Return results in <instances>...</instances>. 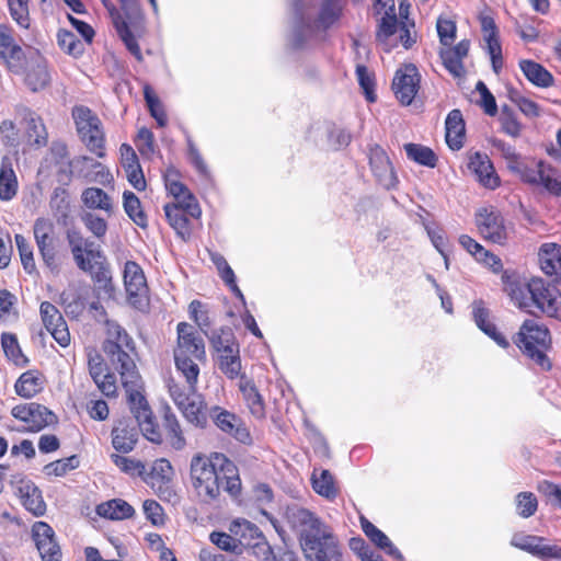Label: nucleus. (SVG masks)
I'll use <instances>...</instances> for the list:
<instances>
[{"label": "nucleus", "instance_id": "f257e3e1", "mask_svg": "<svg viewBox=\"0 0 561 561\" xmlns=\"http://www.w3.org/2000/svg\"><path fill=\"white\" fill-rule=\"evenodd\" d=\"M103 351L111 365L121 375L130 412L136 419L142 435L151 443L160 444L162 435L150 405L142 394V380L130 355L135 353L134 340L118 323L107 321Z\"/></svg>", "mask_w": 561, "mask_h": 561}, {"label": "nucleus", "instance_id": "f03ea898", "mask_svg": "<svg viewBox=\"0 0 561 561\" xmlns=\"http://www.w3.org/2000/svg\"><path fill=\"white\" fill-rule=\"evenodd\" d=\"M190 476L192 488L202 503L218 502L222 492L231 499H237L241 493L239 470L224 454L193 456Z\"/></svg>", "mask_w": 561, "mask_h": 561}, {"label": "nucleus", "instance_id": "7ed1b4c3", "mask_svg": "<svg viewBox=\"0 0 561 561\" xmlns=\"http://www.w3.org/2000/svg\"><path fill=\"white\" fill-rule=\"evenodd\" d=\"M286 519L298 535L308 561H342L337 540L331 529L313 512L298 505L288 506Z\"/></svg>", "mask_w": 561, "mask_h": 561}, {"label": "nucleus", "instance_id": "20e7f679", "mask_svg": "<svg viewBox=\"0 0 561 561\" xmlns=\"http://www.w3.org/2000/svg\"><path fill=\"white\" fill-rule=\"evenodd\" d=\"M346 0H290L293 31L290 45L302 48L318 33L335 26L343 15Z\"/></svg>", "mask_w": 561, "mask_h": 561}, {"label": "nucleus", "instance_id": "39448f33", "mask_svg": "<svg viewBox=\"0 0 561 561\" xmlns=\"http://www.w3.org/2000/svg\"><path fill=\"white\" fill-rule=\"evenodd\" d=\"M501 279L504 291L519 309L535 313L533 308H536L548 317L561 319V293L554 286L539 277L523 283L508 271L502 273Z\"/></svg>", "mask_w": 561, "mask_h": 561}, {"label": "nucleus", "instance_id": "423d86ee", "mask_svg": "<svg viewBox=\"0 0 561 561\" xmlns=\"http://www.w3.org/2000/svg\"><path fill=\"white\" fill-rule=\"evenodd\" d=\"M514 342L525 355L542 369L548 370L551 367L545 354V348L550 344V333L547 327L535 319L525 320Z\"/></svg>", "mask_w": 561, "mask_h": 561}, {"label": "nucleus", "instance_id": "0eeeda50", "mask_svg": "<svg viewBox=\"0 0 561 561\" xmlns=\"http://www.w3.org/2000/svg\"><path fill=\"white\" fill-rule=\"evenodd\" d=\"M72 116L77 131L87 148L98 157H104V134L99 117L85 106H76Z\"/></svg>", "mask_w": 561, "mask_h": 561}, {"label": "nucleus", "instance_id": "6e6552de", "mask_svg": "<svg viewBox=\"0 0 561 561\" xmlns=\"http://www.w3.org/2000/svg\"><path fill=\"white\" fill-rule=\"evenodd\" d=\"M36 50L30 46L25 49L22 48L15 43L12 30L4 24H0V58L11 72L21 75L27 66L31 51Z\"/></svg>", "mask_w": 561, "mask_h": 561}, {"label": "nucleus", "instance_id": "1a4fd4ad", "mask_svg": "<svg viewBox=\"0 0 561 561\" xmlns=\"http://www.w3.org/2000/svg\"><path fill=\"white\" fill-rule=\"evenodd\" d=\"M33 232L44 264L51 273H59L60 264L54 238V224L48 218L39 217L34 222Z\"/></svg>", "mask_w": 561, "mask_h": 561}, {"label": "nucleus", "instance_id": "9d476101", "mask_svg": "<svg viewBox=\"0 0 561 561\" xmlns=\"http://www.w3.org/2000/svg\"><path fill=\"white\" fill-rule=\"evenodd\" d=\"M476 225L480 234L488 241L503 244L508 237L504 218L495 208H482L476 215Z\"/></svg>", "mask_w": 561, "mask_h": 561}, {"label": "nucleus", "instance_id": "9b49d317", "mask_svg": "<svg viewBox=\"0 0 561 561\" xmlns=\"http://www.w3.org/2000/svg\"><path fill=\"white\" fill-rule=\"evenodd\" d=\"M420 87V73L413 64H408L396 71L392 90L403 105H410Z\"/></svg>", "mask_w": 561, "mask_h": 561}, {"label": "nucleus", "instance_id": "f8f14e48", "mask_svg": "<svg viewBox=\"0 0 561 561\" xmlns=\"http://www.w3.org/2000/svg\"><path fill=\"white\" fill-rule=\"evenodd\" d=\"M519 175L524 182L542 185L548 192L561 196V180L556 170L542 161L538 162L535 168L524 165Z\"/></svg>", "mask_w": 561, "mask_h": 561}, {"label": "nucleus", "instance_id": "ddd939ff", "mask_svg": "<svg viewBox=\"0 0 561 561\" xmlns=\"http://www.w3.org/2000/svg\"><path fill=\"white\" fill-rule=\"evenodd\" d=\"M32 537L43 561H61V550L55 538L54 529L44 522L32 527Z\"/></svg>", "mask_w": 561, "mask_h": 561}, {"label": "nucleus", "instance_id": "4468645a", "mask_svg": "<svg viewBox=\"0 0 561 561\" xmlns=\"http://www.w3.org/2000/svg\"><path fill=\"white\" fill-rule=\"evenodd\" d=\"M210 417L220 431L229 434L238 442L242 444L251 442L250 433L243 421L234 413H231L220 407H214L210 410Z\"/></svg>", "mask_w": 561, "mask_h": 561}, {"label": "nucleus", "instance_id": "2eb2a0df", "mask_svg": "<svg viewBox=\"0 0 561 561\" xmlns=\"http://www.w3.org/2000/svg\"><path fill=\"white\" fill-rule=\"evenodd\" d=\"M370 169L378 183L386 190L396 187L398 178L386 151L378 145L369 149Z\"/></svg>", "mask_w": 561, "mask_h": 561}, {"label": "nucleus", "instance_id": "dca6fc26", "mask_svg": "<svg viewBox=\"0 0 561 561\" xmlns=\"http://www.w3.org/2000/svg\"><path fill=\"white\" fill-rule=\"evenodd\" d=\"M21 75H24V82L33 92L45 89L50 82L47 61L38 50L31 51L27 66Z\"/></svg>", "mask_w": 561, "mask_h": 561}, {"label": "nucleus", "instance_id": "f3484780", "mask_svg": "<svg viewBox=\"0 0 561 561\" xmlns=\"http://www.w3.org/2000/svg\"><path fill=\"white\" fill-rule=\"evenodd\" d=\"M66 239L78 268H84L89 259L102 257V251L94 248L92 240L83 238L79 230L68 229Z\"/></svg>", "mask_w": 561, "mask_h": 561}, {"label": "nucleus", "instance_id": "a211bd4d", "mask_svg": "<svg viewBox=\"0 0 561 561\" xmlns=\"http://www.w3.org/2000/svg\"><path fill=\"white\" fill-rule=\"evenodd\" d=\"M82 272L88 273L95 288L107 296H112L114 287L112 283V273L110 264L106 261L105 255L102 253V257L89 259L88 264L84 268H80Z\"/></svg>", "mask_w": 561, "mask_h": 561}, {"label": "nucleus", "instance_id": "6ab92c4d", "mask_svg": "<svg viewBox=\"0 0 561 561\" xmlns=\"http://www.w3.org/2000/svg\"><path fill=\"white\" fill-rule=\"evenodd\" d=\"M469 49V39H462L454 47L446 46V48L440 49L439 56L443 65L455 78L465 76L466 70L462 59L468 56Z\"/></svg>", "mask_w": 561, "mask_h": 561}, {"label": "nucleus", "instance_id": "aec40b11", "mask_svg": "<svg viewBox=\"0 0 561 561\" xmlns=\"http://www.w3.org/2000/svg\"><path fill=\"white\" fill-rule=\"evenodd\" d=\"M512 545L539 558H560L561 548L545 543V539L538 536L516 535Z\"/></svg>", "mask_w": 561, "mask_h": 561}, {"label": "nucleus", "instance_id": "412c9836", "mask_svg": "<svg viewBox=\"0 0 561 561\" xmlns=\"http://www.w3.org/2000/svg\"><path fill=\"white\" fill-rule=\"evenodd\" d=\"M178 344L179 347L175 353L192 355L197 359L205 356L204 341L195 334L193 327L186 322L178 324Z\"/></svg>", "mask_w": 561, "mask_h": 561}, {"label": "nucleus", "instance_id": "4be33fe9", "mask_svg": "<svg viewBox=\"0 0 561 561\" xmlns=\"http://www.w3.org/2000/svg\"><path fill=\"white\" fill-rule=\"evenodd\" d=\"M468 168L474 173L477 180L484 187L494 190L499 186L500 179L486 154L474 152L469 159Z\"/></svg>", "mask_w": 561, "mask_h": 561}, {"label": "nucleus", "instance_id": "5701e85b", "mask_svg": "<svg viewBox=\"0 0 561 561\" xmlns=\"http://www.w3.org/2000/svg\"><path fill=\"white\" fill-rule=\"evenodd\" d=\"M18 495L23 506L35 516H42L46 512L42 492L33 482L21 481L18 485Z\"/></svg>", "mask_w": 561, "mask_h": 561}, {"label": "nucleus", "instance_id": "b1692460", "mask_svg": "<svg viewBox=\"0 0 561 561\" xmlns=\"http://www.w3.org/2000/svg\"><path fill=\"white\" fill-rule=\"evenodd\" d=\"M239 390L249 408L251 414L256 419H262L265 415V404L263 397L259 392L254 381L248 376H241L239 380Z\"/></svg>", "mask_w": 561, "mask_h": 561}, {"label": "nucleus", "instance_id": "393cba45", "mask_svg": "<svg viewBox=\"0 0 561 561\" xmlns=\"http://www.w3.org/2000/svg\"><path fill=\"white\" fill-rule=\"evenodd\" d=\"M138 437V427L129 425L124 421H121L112 430V445L117 451L123 454H128L135 448Z\"/></svg>", "mask_w": 561, "mask_h": 561}, {"label": "nucleus", "instance_id": "a878e982", "mask_svg": "<svg viewBox=\"0 0 561 561\" xmlns=\"http://www.w3.org/2000/svg\"><path fill=\"white\" fill-rule=\"evenodd\" d=\"M124 284L129 298L147 293V280L142 268L134 261H127L124 266Z\"/></svg>", "mask_w": 561, "mask_h": 561}, {"label": "nucleus", "instance_id": "bb28decb", "mask_svg": "<svg viewBox=\"0 0 561 561\" xmlns=\"http://www.w3.org/2000/svg\"><path fill=\"white\" fill-rule=\"evenodd\" d=\"M399 21L397 13L389 15L385 13V16L377 19L376 30V42L383 51L389 53L393 47L397 46V41H392L391 37L398 32Z\"/></svg>", "mask_w": 561, "mask_h": 561}, {"label": "nucleus", "instance_id": "cd10ccee", "mask_svg": "<svg viewBox=\"0 0 561 561\" xmlns=\"http://www.w3.org/2000/svg\"><path fill=\"white\" fill-rule=\"evenodd\" d=\"M538 255L542 272L547 275H554L557 280H561V245L543 243Z\"/></svg>", "mask_w": 561, "mask_h": 561}, {"label": "nucleus", "instance_id": "c85d7f7f", "mask_svg": "<svg viewBox=\"0 0 561 561\" xmlns=\"http://www.w3.org/2000/svg\"><path fill=\"white\" fill-rule=\"evenodd\" d=\"M49 208L59 226L67 227L71 219V205L69 194L66 188L55 187L49 199Z\"/></svg>", "mask_w": 561, "mask_h": 561}, {"label": "nucleus", "instance_id": "c756f323", "mask_svg": "<svg viewBox=\"0 0 561 561\" xmlns=\"http://www.w3.org/2000/svg\"><path fill=\"white\" fill-rule=\"evenodd\" d=\"M446 142L451 150H459L463 146L465 122L459 110H453L445 121Z\"/></svg>", "mask_w": 561, "mask_h": 561}, {"label": "nucleus", "instance_id": "7c9ffc66", "mask_svg": "<svg viewBox=\"0 0 561 561\" xmlns=\"http://www.w3.org/2000/svg\"><path fill=\"white\" fill-rule=\"evenodd\" d=\"M360 525L364 534L374 545H376L379 549H382L393 559L403 561V556L386 534H383L379 528H377L373 523L364 517L360 518Z\"/></svg>", "mask_w": 561, "mask_h": 561}, {"label": "nucleus", "instance_id": "2f4dec72", "mask_svg": "<svg viewBox=\"0 0 561 561\" xmlns=\"http://www.w3.org/2000/svg\"><path fill=\"white\" fill-rule=\"evenodd\" d=\"M473 320L477 327L490 336L497 345L507 347V340L496 331V327L489 321V310L483 307L482 301H474L472 305Z\"/></svg>", "mask_w": 561, "mask_h": 561}, {"label": "nucleus", "instance_id": "473e14b6", "mask_svg": "<svg viewBox=\"0 0 561 561\" xmlns=\"http://www.w3.org/2000/svg\"><path fill=\"white\" fill-rule=\"evenodd\" d=\"M19 113L26 123V135L30 141L37 146H45L47 142V131L42 118L27 107H21Z\"/></svg>", "mask_w": 561, "mask_h": 561}, {"label": "nucleus", "instance_id": "72a5a7b5", "mask_svg": "<svg viewBox=\"0 0 561 561\" xmlns=\"http://www.w3.org/2000/svg\"><path fill=\"white\" fill-rule=\"evenodd\" d=\"M18 179L9 157H3L0 167V199L11 201L18 193Z\"/></svg>", "mask_w": 561, "mask_h": 561}, {"label": "nucleus", "instance_id": "f704fd0d", "mask_svg": "<svg viewBox=\"0 0 561 561\" xmlns=\"http://www.w3.org/2000/svg\"><path fill=\"white\" fill-rule=\"evenodd\" d=\"M96 514L103 518L122 520L135 514L134 507L122 499H113L96 506Z\"/></svg>", "mask_w": 561, "mask_h": 561}, {"label": "nucleus", "instance_id": "c9c22d12", "mask_svg": "<svg viewBox=\"0 0 561 561\" xmlns=\"http://www.w3.org/2000/svg\"><path fill=\"white\" fill-rule=\"evenodd\" d=\"M216 365L218 369L228 378V379H241V376H245L242 374V364L240 357V348L232 350L231 353H219L216 354Z\"/></svg>", "mask_w": 561, "mask_h": 561}, {"label": "nucleus", "instance_id": "e433bc0d", "mask_svg": "<svg viewBox=\"0 0 561 561\" xmlns=\"http://www.w3.org/2000/svg\"><path fill=\"white\" fill-rule=\"evenodd\" d=\"M83 205L89 209H100L108 216L113 214L112 199L106 192L99 187H88L81 194Z\"/></svg>", "mask_w": 561, "mask_h": 561}, {"label": "nucleus", "instance_id": "4c0bfd02", "mask_svg": "<svg viewBox=\"0 0 561 561\" xmlns=\"http://www.w3.org/2000/svg\"><path fill=\"white\" fill-rule=\"evenodd\" d=\"M519 68L525 77L535 85L547 88L553 82L552 75L540 64L533 60H520Z\"/></svg>", "mask_w": 561, "mask_h": 561}, {"label": "nucleus", "instance_id": "58836bf2", "mask_svg": "<svg viewBox=\"0 0 561 561\" xmlns=\"http://www.w3.org/2000/svg\"><path fill=\"white\" fill-rule=\"evenodd\" d=\"M179 410L182 412L186 421L192 425L199 428L206 427L208 420L207 414L204 411V401L201 399V397L195 396L191 398L183 405H181Z\"/></svg>", "mask_w": 561, "mask_h": 561}, {"label": "nucleus", "instance_id": "ea45409f", "mask_svg": "<svg viewBox=\"0 0 561 561\" xmlns=\"http://www.w3.org/2000/svg\"><path fill=\"white\" fill-rule=\"evenodd\" d=\"M210 346L216 354L231 353L232 350L240 348V345L234 336L233 331L228 327H222L214 330L210 335H207Z\"/></svg>", "mask_w": 561, "mask_h": 561}, {"label": "nucleus", "instance_id": "a19ab883", "mask_svg": "<svg viewBox=\"0 0 561 561\" xmlns=\"http://www.w3.org/2000/svg\"><path fill=\"white\" fill-rule=\"evenodd\" d=\"M113 24L115 26V30L119 36V38L125 44L126 48L129 50V53L135 56V58L139 61L142 60V55L140 47L137 43L136 37L131 33L127 22L123 19L121 13L118 11H114L113 13Z\"/></svg>", "mask_w": 561, "mask_h": 561}, {"label": "nucleus", "instance_id": "79ce46f5", "mask_svg": "<svg viewBox=\"0 0 561 561\" xmlns=\"http://www.w3.org/2000/svg\"><path fill=\"white\" fill-rule=\"evenodd\" d=\"M164 214L170 226L175 232L183 239L186 240L191 237L190 220L186 217V213L180 206H173L165 204Z\"/></svg>", "mask_w": 561, "mask_h": 561}, {"label": "nucleus", "instance_id": "37998d69", "mask_svg": "<svg viewBox=\"0 0 561 561\" xmlns=\"http://www.w3.org/2000/svg\"><path fill=\"white\" fill-rule=\"evenodd\" d=\"M14 388L20 397L30 399L36 396L42 390L43 386L38 373L27 370L20 376Z\"/></svg>", "mask_w": 561, "mask_h": 561}, {"label": "nucleus", "instance_id": "c03bdc74", "mask_svg": "<svg viewBox=\"0 0 561 561\" xmlns=\"http://www.w3.org/2000/svg\"><path fill=\"white\" fill-rule=\"evenodd\" d=\"M123 207L126 215L140 228H146L148 225L147 216L145 215L140 199L130 191L123 193Z\"/></svg>", "mask_w": 561, "mask_h": 561}, {"label": "nucleus", "instance_id": "a18cd8bd", "mask_svg": "<svg viewBox=\"0 0 561 561\" xmlns=\"http://www.w3.org/2000/svg\"><path fill=\"white\" fill-rule=\"evenodd\" d=\"M312 488L316 493L327 499H334L337 491L334 485V478L329 470L322 469L318 474L314 469L311 477Z\"/></svg>", "mask_w": 561, "mask_h": 561}, {"label": "nucleus", "instance_id": "49530a36", "mask_svg": "<svg viewBox=\"0 0 561 561\" xmlns=\"http://www.w3.org/2000/svg\"><path fill=\"white\" fill-rule=\"evenodd\" d=\"M57 422V416L46 407L32 402V412L30 415L28 428L32 432H38L44 427Z\"/></svg>", "mask_w": 561, "mask_h": 561}, {"label": "nucleus", "instance_id": "de8ad7c7", "mask_svg": "<svg viewBox=\"0 0 561 561\" xmlns=\"http://www.w3.org/2000/svg\"><path fill=\"white\" fill-rule=\"evenodd\" d=\"M89 161H92V158L82 156L72 160H68L64 163H59L60 167L56 173L57 181L64 185L69 184L73 172H77V174L80 176L82 170L87 168Z\"/></svg>", "mask_w": 561, "mask_h": 561}, {"label": "nucleus", "instance_id": "09e8293b", "mask_svg": "<svg viewBox=\"0 0 561 561\" xmlns=\"http://www.w3.org/2000/svg\"><path fill=\"white\" fill-rule=\"evenodd\" d=\"M174 359L176 368L186 379L190 391L195 392L199 375L198 365L194 363L193 359L187 355H181V353H174Z\"/></svg>", "mask_w": 561, "mask_h": 561}, {"label": "nucleus", "instance_id": "8fccbe9b", "mask_svg": "<svg viewBox=\"0 0 561 561\" xmlns=\"http://www.w3.org/2000/svg\"><path fill=\"white\" fill-rule=\"evenodd\" d=\"M164 428L167 431L171 446L176 450L183 449L186 445V440L183 436L179 420L176 419L175 414L170 411V409H168L164 413Z\"/></svg>", "mask_w": 561, "mask_h": 561}, {"label": "nucleus", "instance_id": "3c124183", "mask_svg": "<svg viewBox=\"0 0 561 561\" xmlns=\"http://www.w3.org/2000/svg\"><path fill=\"white\" fill-rule=\"evenodd\" d=\"M404 150L410 160L421 165L428 168H434L436 165L437 157L428 147L417 144H405Z\"/></svg>", "mask_w": 561, "mask_h": 561}, {"label": "nucleus", "instance_id": "603ef678", "mask_svg": "<svg viewBox=\"0 0 561 561\" xmlns=\"http://www.w3.org/2000/svg\"><path fill=\"white\" fill-rule=\"evenodd\" d=\"M1 345L5 356L18 366H26L27 357L22 353L18 339L14 334L3 333L1 335Z\"/></svg>", "mask_w": 561, "mask_h": 561}, {"label": "nucleus", "instance_id": "864d4df0", "mask_svg": "<svg viewBox=\"0 0 561 561\" xmlns=\"http://www.w3.org/2000/svg\"><path fill=\"white\" fill-rule=\"evenodd\" d=\"M173 469L169 460L161 458L153 462L151 471L146 473L144 480L154 486L157 482L164 483L171 480Z\"/></svg>", "mask_w": 561, "mask_h": 561}, {"label": "nucleus", "instance_id": "5fc2aeb1", "mask_svg": "<svg viewBox=\"0 0 561 561\" xmlns=\"http://www.w3.org/2000/svg\"><path fill=\"white\" fill-rule=\"evenodd\" d=\"M57 43L59 47L73 57H79L83 53V44L78 39L77 35L67 30H60L57 34Z\"/></svg>", "mask_w": 561, "mask_h": 561}, {"label": "nucleus", "instance_id": "6e6d98bb", "mask_svg": "<svg viewBox=\"0 0 561 561\" xmlns=\"http://www.w3.org/2000/svg\"><path fill=\"white\" fill-rule=\"evenodd\" d=\"M8 7L12 20L27 30L31 25L28 0H8Z\"/></svg>", "mask_w": 561, "mask_h": 561}, {"label": "nucleus", "instance_id": "4d7b16f0", "mask_svg": "<svg viewBox=\"0 0 561 561\" xmlns=\"http://www.w3.org/2000/svg\"><path fill=\"white\" fill-rule=\"evenodd\" d=\"M15 243L21 257V263L26 273L32 274L36 271V264L33 255V248L22 236L15 234Z\"/></svg>", "mask_w": 561, "mask_h": 561}, {"label": "nucleus", "instance_id": "13d9d810", "mask_svg": "<svg viewBox=\"0 0 561 561\" xmlns=\"http://www.w3.org/2000/svg\"><path fill=\"white\" fill-rule=\"evenodd\" d=\"M517 514L523 518L533 516L538 507V501L531 492H519L515 497Z\"/></svg>", "mask_w": 561, "mask_h": 561}, {"label": "nucleus", "instance_id": "bf43d9fd", "mask_svg": "<svg viewBox=\"0 0 561 561\" xmlns=\"http://www.w3.org/2000/svg\"><path fill=\"white\" fill-rule=\"evenodd\" d=\"M112 461L115 463L117 468H119L123 472L130 476H139L145 477L146 467L145 465L136 459L128 458L125 456L113 454L111 456Z\"/></svg>", "mask_w": 561, "mask_h": 561}, {"label": "nucleus", "instance_id": "052dcab7", "mask_svg": "<svg viewBox=\"0 0 561 561\" xmlns=\"http://www.w3.org/2000/svg\"><path fill=\"white\" fill-rule=\"evenodd\" d=\"M144 96L151 116L157 121L159 126H165L168 122L167 114L162 108L159 99L154 95L153 91L149 85H145Z\"/></svg>", "mask_w": 561, "mask_h": 561}, {"label": "nucleus", "instance_id": "680f3d73", "mask_svg": "<svg viewBox=\"0 0 561 561\" xmlns=\"http://www.w3.org/2000/svg\"><path fill=\"white\" fill-rule=\"evenodd\" d=\"M485 42V49L490 55L492 69L499 75L503 68V55H502V46L499 39V35L483 37Z\"/></svg>", "mask_w": 561, "mask_h": 561}, {"label": "nucleus", "instance_id": "e2e57ef3", "mask_svg": "<svg viewBox=\"0 0 561 561\" xmlns=\"http://www.w3.org/2000/svg\"><path fill=\"white\" fill-rule=\"evenodd\" d=\"M78 466L79 459L77 456L73 455L68 458L49 462L44 467V471L48 476L62 477L68 471L76 469Z\"/></svg>", "mask_w": 561, "mask_h": 561}, {"label": "nucleus", "instance_id": "0e129e2a", "mask_svg": "<svg viewBox=\"0 0 561 561\" xmlns=\"http://www.w3.org/2000/svg\"><path fill=\"white\" fill-rule=\"evenodd\" d=\"M500 123L502 130L511 137H518L520 134V124L516 118L514 111L504 105L500 114Z\"/></svg>", "mask_w": 561, "mask_h": 561}, {"label": "nucleus", "instance_id": "69168bd1", "mask_svg": "<svg viewBox=\"0 0 561 561\" xmlns=\"http://www.w3.org/2000/svg\"><path fill=\"white\" fill-rule=\"evenodd\" d=\"M190 314L191 318L196 322V324L199 327V329L206 334L207 330L211 325V320L208 314V310L204 304H202L199 300H193L190 304Z\"/></svg>", "mask_w": 561, "mask_h": 561}, {"label": "nucleus", "instance_id": "338daca9", "mask_svg": "<svg viewBox=\"0 0 561 561\" xmlns=\"http://www.w3.org/2000/svg\"><path fill=\"white\" fill-rule=\"evenodd\" d=\"M436 28L440 44L443 46H450L456 38V23L449 19L438 18Z\"/></svg>", "mask_w": 561, "mask_h": 561}, {"label": "nucleus", "instance_id": "774afa93", "mask_svg": "<svg viewBox=\"0 0 561 561\" xmlns=\"http://www.w3.org/2000/svg\"><path fill=\"white\" fill-rule=\"evenodd\" d=\"M99 390L106 397H115L117 393L116 377L111 371L101 373L98 377H91Z\"/></svg>", "mask_w": 561, "mask_h": 561}]
</instances>
